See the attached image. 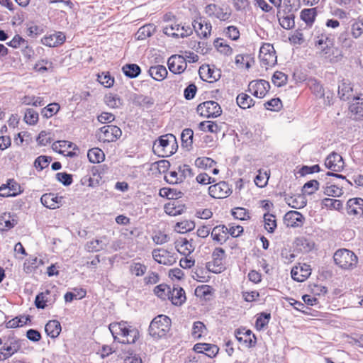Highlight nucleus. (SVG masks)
<instances>
[{"label": "nucleus", "mask_w": 363, "mask_h": 363, "mask_svg": "<svg viewBox=\"0 0 363 363\" xmlns=\"http://www.w3.org/2000/svg\"><path fill=\"white\" fill-rule=\"evenodd\" d=\"M109 330L115 340L123 344L134 343L139 336L138 330L128 325L126 322L110 324Z\"/></svg>", "instance_id": "nucleus-1"}, {"label": "nucleus", "mask_w": 363, "mask_h": 363, "mask_svg": "<svg viewBox=\"0 0 363 363\" xmlns=\"http://www.w3.org/2000/svg\"><path fill=\"white\" fill-rule=\"evenodd\" d=\"M178 148L176 137L171 133L160 136L155 141L152 146L153 152L159 157H167L176 152Z\"/></svg>", "instance_id": "nucleus-2"}, {"label": "nucleus", "mask_w": 363, "mask_h": 363, "mask_svg": "<svg viewBox=\"0 0 363 363\" xmlns=\"http://www.w3.org/2000/svg\"><path fill=\"white\" fill-rule=\"evenodd\" d=\"M171 327V319L165 315L155 317L149 326V334L154 338L166 336Z\"/></svg>", "instance_id": "nucleus-3"}, {"label": "nucleus", "mask_w": 363, "mask_h": 363, "mask_svg": "<svg viewBox=\"0 0 363 363\" xmlns=\"http://www.w3.org/2000/svg\"><path fill=\"white\" fill-rule=\"evenodd\" d=\"M333 259L335 264L343 269H352L358 262L356 255L347 249L337 250L333 255Z\"/></svg>", "instance_id": "nucleus-4"}, {"label": "nucleus", "mask_w": 363, "mask_h": 363, "mask_svg": "<svg viewBox=\"0 0 363 363\" xmlns=\"http://www.w3.org/2000/svg\"><path fill=\"white\" fill-rule=\"evenodd\" d=\"M297 1L298 0H284L286 8L277 13L279 24L284 29L289 30L295 26V16L291 13V6Z\"/></svg>", "instance_id": "nucleus-5"}, {"label": "nucleus", "mask_w": 363, "mask_h": 363, "mask_svg": "<svg viewBox=\"0 0 363 363\" xmlns=\"http://www.w3.org/2000/svg\"><path fill=\"white\" fill-rule=\"evenodd\" d=\"M333 39L325 33H321L315 38V47L320 51V55L325 59H329L333 54Z\"/></svg>", "instance_id": "nucleus-6"}, {"label": "nucleus", "mask_w": 363, "mask_h": 363, "mask_svg": "<svg viewBox=\"0 0 363 363\" xmlns=\"http://www.w3.org/2000/svg\"><path fill=\"white\" fill-rule=\"evenodd\" d=\"M196 111L201 116L206 118H216L222 113L220 105L214 101H206L199 104Z\"/></svg>", "instance_id": "nucleus-7"}, {"label": "nucleus", "mask_w": 363, "mask_h": 363, "mask_svg": "<svg viewBox=\"0 0 363 363\" xmlns=\"http://www.w3.org/2000/svg\"><path fill=\"white\" fill-rule=\"evenodd\" d=\"M259 59L264 66H273L277 63V55L273 45L264 43L259 49Z\"/></svg>", "instance_id": "nucleus-8"}, {"label": "nucleus", "mask_w": 363, "mask_h": 363, "mask_svg": "<svg viewBox=\"0 0 363 363\" xmlns=\"http://www.w3.org/2000/svg\"><path fill=\"white\" fill-rule=\"evenodd\" d=\"M163 32L169 36L184 38L191 33V29L189 26H180L177 23H168L163 27Z\"/></svg>", "instance_id": "nucleus-9"}, {"label": "nucleus", "mask_w": 363, "mask_h": 363, "mask_svg": "<svg viewBox=\"0 0 363 363\" xmlns=\"http://www.w3.org/2000/svg\"><path fill=\"white\" fill-rule=\"evenodd\" d=\"M270 88L269 83L264 79L253 80L248 85V91L257 98H263Z\"/></svg>", "instance_id": "nucleus-10"}, {"label": "nucleus", "mask_w": 363, "mask_h": 363, "mask_svg": "<svg viewBox=\"0 0 363 363\" xmlns=\"http://www.w3.org/2000/svg\"><path fill=\"white\" fill-rule=\"evenodd\" d=\"M101 135L99 138L104 142H113L118 139L121 135V130L116 125H105L100 128Z\"/></svg>", "instance_id": "nucleus-11"}, {"label": "nucleus", "mask_w": 363, "mask_h": 363, "mask_svg": "<svg viewBox=\"0 0 363 363\" xmlns=\"http://www.w3.org/2000/svg\"><path fill=\"white\" fill-rule=\"evenodd\" d=\"M232 191L229 184L225 182H220L208 187V193L211 196L216 199H223L228 197Z\"/></svg>", "instance_id": "nucleus-12"}, {"label": "nucleus", "mask_w": 363, "mask_h": 363, "mask_svg": "<svg viewBox=\"0 0 363 363\" xmlns=\"http://www.w3.org/2000/svg\"><path fill=\"white\" fill-rule=\"evenodd\" d=\"M153 259L164 265H172L176 262V258L173 254L164 248L155 249L152 252Z\"/></svg>", "instance_id": "nucleus-13"}, {"label": "nucleus", "mask_w": 363, "mask_h": 363, "mask_svg": "<svg viewBox=\"0 0 363 363\" xmlns=\"http://www.w3.org/2000/svg\"><path fill=\"white\" fill-rule=\"evenodd\" d=\"M325 165L328 169L338 172L343 169L345 163L342 156L333 152L326 157Z\"/></svg>", "instance_id": "nucleus-14"}, {"label": "nucleus", "mask_w": 363, "mask_h": 363, "mask_svg": "<svg viewBox=\"0 0 363 363\" xmlns=\"http://www.w3.org/2000/svg\"><path fill=\"white\" fill-rule=\"evenodd\" d=\"M108 244V238L103 235L87 242L85 245V250L89 252H97L106 250Z\"/></svg>", "instance_id": "nucleus-15"}, {"label": "nucleus", "mask_w": 363, "mask_h": 363, "mask_svg": "<svg viewBox=\"0 0 363 363\" xmlns=\"http://www.w3.org/2000/svg\"><path fill=\"white\" fill-rule=\"evenodd\" d=\"M206 13L210 16H214L220 21L228 20L230 16L231 12L228 9L220 8L216 4H209L205 8Z\"/></svg>", "instance_id": "nucleus-16"}, {"label": "nucleus", "mask_w": 363, "mask_h": 363, "mask_svg": "<svg viewBox=\"0 0 363 363\" xmlns=\"http://www.w3.org/2000/svg\"><path fill=\"white\" fill-rule=\"evenodd\" d=\"M284 219L288 227L298 228L303 225L305 218L300 212L291 211L285 214Z\"/></svg>", "instance_id": "nucleus-17"}, {"label": "nucleus", "mask_w": 363, "mask_h": 363, "mask_svg": "<svg viewBox=\"0 0 363 363\" xmlns=\"http://www.w3.org/2000/svg\"><path fill=\"white\" fill-rule=\"evenodd\" d=\"M167 63L169 69L174 74L182 73L186 68V63L184 62V56L182 55H172Z\"/></svg>", "instance_id": "nucleus-18"}, {"label": "nucleus", "mask_w": 363, "mask_h": 363, "mask_svg": "<svg viewBox=\"0 0 363 363\" xmlns=\"http://www.w3.org/2000/svg\"><path fill=\"white\" fill-rule=\"evenodd\" d=\"M62 200L63 197L52 193L45 194L40 198L42 204L50 209L59 208L62 205Z\"/></svg>", "instance_id": "nucleus-19"}, {"label": "nucleus", "mask_w": 363, "mask_h": 363, "mask_svg": "<svg viewBox=\"0 0 363 363\" xmlns=\"http://www.w3.org/2000/svg\"><path fill=\"white\" fill-rule=\"evenodd\" d=\"M192 26L201 38H206L211 34V24L202 18L194 20Z\"/></svg>", "instance_id": "nucleus-20"}, {"label": "nucleus", "mask_w": 363, "mask_h": 363, "mask_svg": "<svg viewBox=\"0 0 363 363\" xmlns=\"http://www.w3.org/2000/svg\"><path fill=\"white\" fill-rule=\"evenodd\" d=\"M175 248L179 253L184 255H189L194 251L195 245L194 244L193 239L188 240L180 238L175 242Z\"/></svg>", "instance_id": "nucleus-21"}, {"label": "nucleus", "mask_w": 363, "mask_h": 363, "mask_svg": "<svg viewBox=\"0 0 363 363\" xmlns=\"http://www.w3.org/2000/svg\"><path fill=\"white\" fill-rule=\"evenodd\" d=\"M311 271L310 266L303 264L301 266L295 267L291 269V277L295 281L302 282L311 275Z\"/></svg>", "instance_id": "nucleus-22"}, {"label": "nucleus", "mask_w": 363, "mask_h": 363, "mask_svg": "<svg viewBox=\"0 0 363 363\" xmlns=\"http://www.w3.org/2000/svg\"><path fill=\"white\" fill-rule=\"evenodd\" d=\"M347 212L349 215L357 216L363 214V199L352 198L347 202Z\"/></svg>", "instance_id": "nucleus-23"}, {"label": "nucleus", "mask_w": 363, "mask_h": 363, "mask_svg": "<svg viewBox=\"0 0 363 363\" xmlns=\"http://www.w3.org/2000/svg\"><path fill=\"white\" fill-rule=\"evenodd\" d=\"M194 350L198 353H203L212 358L218 354L219 348L216 345L197 343L194 346Z\"/></svg>", "instance_id": "nucleus-24"}, {"label": "nucleus", "mask_w": 363, "mask_h": 363, "mask_svg": "<svg viewBox=\"0 0 363 363\" xmlns=\"http://www.w3.org/2000/svg\"><path fill=\"white\" fill-rule=\"evenodd\" d=\"M235 337L239 342L249 343V347L255 346L256 343V337L250 330L238 329L235 331Z\"/></svg>", "instance_id": "nucleus-25"}, {"label": "nucleus", "mask_w": 363, "mask_h": 363, "mask_svg": "<svg viewBox=\"0 0 363 363\" xmlns=\"http://www.w3.org/2000/svg\"><path fill=\"white\" fill-rule=\"evenodd\" d=\"M65 40V35L63 33L58 32L50 35L48 36H45L42 39V43L43 45L48 47H57L60 45H62Z\"/></svg>", "instance_id": "nucleus-26"}, {"label": "nucleus", "mask_w": 363, "mask_h": 363, "mask_svg": "<svg viewBox=\"0 0 363 363\" xmlns=\"http://www.w3.org/2000/svg\"><path fill=\"white\" fill-rule=\"evenodd\" d=\"M167 298L171 299L174 305L180 306L186 300L184 290L181 287H174L172 290L170 289V293Z\"/></svg>", "instance_id": "nucleus-27"}, {"label": "nucleus", "mask_w": 363, "mask_h": 363, "mask_svg": "<svg viewBox=\"0 0 363 363\" xmlns=\"http://www.w3.org/2000/svg\"><path fill=\"white\" fill-rule=\"evenodd\" d=\"M149 74L156 81L161 82L167 76V70L163 65L151 66L149 69Z\"/></svg>", "instance_id": "nucleus-28"}, {"label": "nucleus", "mask_w": 363, "mask_h": 363, "mask_svg": "<svg viewBox=\"0 0 363 363\" xmlns=\"http://www.w3.org/2000/svg\"><path fill=\"white\" fill-rule=\"evenodd\" d=\"M17 224V220L10 213H4L0 216V231H6Z\"/></svg>", "instance_id": "nucleus-29"}, {"label": "nucleus", "mask_w": 363, "mask_h": 363, "mask_svg": "<svg viewBox=\"0 0 363 363\" xmlns=\"http://www.w3.org/2000/svg\"><path fill=\"white\" fill-rule=\"evenodd\" d=\"M50 291L46 290L44 292L38 294L35 299V305L36 308L44 309L48 304H52L54 302L55 298L52 300L50 297Z\"/></svg>", "instance_id": "nucleus-30"}, {"label": "nucleus", "mask_w": 363, "mask_h": 363, "mask_svg": "<svg viewBox=\"0 0 363 363\" xmlns=\"http://www.w3.org/2000/svg\"><path fill=\"white\" fill-rule=\"evenodd\" d=\"M61 325L56 320H50L45 327V330L48 336L52 338L57 337L61 332Z\"/></svg>", "instance_id": "nucleus-31"}, {"label": "nucleus", "mask_w": 363, "mask_h": 363, "mask_svg": "<svg viewBox=\"0 0 363 363\" xmlns=\"http://www.w3.org/2000/svg\"><path fill=\"white\" fill-rule=\"evenodd\" d=\"M223 227L216 226L211 233L213 240L219 245H223L228 239V235H226V233H223Z\"/></svg>", "instance_id": "nucleus-32"}, {"label": "nucleus", "mask_w": 363, "mask_h": 363, "mask_svg": "<svg viewBox=\"0 0 363 363\" xmlns=\"http://www.w3.org/2000/svg\"><path fill=\"white\" fill-rule=\"evenodd\" d=\"M21 347V342L20 340L12 337L9 340V343H4L3 350L6 354H9V357L17 352Z\"/></svg>", "instance_id": "nucleus-33"}, {"label": "nucleus", "mask_w": 363, "mask_h": 363, "mask_svg": "<svg viewBox=\"0 0 363 363\" xmlns=\"http://www.w3.org/2000/svg\"><path fill=\"white\" fill-rule=\"evenodd\" d=\"M194 131L191 128L183 130L181 134L182 146L190 150L192 147Z\"/></svg>", "instance_id": "nucleus-34"}, {"label": "nucleus", "mask_w": 363, "mask_h": 363, "mask_svg": "<svg viewBox=\"0 0 363 363\" xmlns=\"http://www.w3.org/2000/svg\"><path fill=\"white\" fill-rule=\"evenodd\" d=\"M316 15L315 8L304 9L301 11L300 17L307 26H311L314 22Z\"/></svg>", "instance_id": "nucleus-35"}, {"label": "nucleus", "mask_w": 363, "mask_h": 363, "mask_svg": "<svg viewBox=\"0 0 363 363\" xmlns=\"http://www.w3.org/2000/svg\"><path fill=\"white\" fill-rule=\"evenodd\" d=\"M124 74L129 78H135L141 72L140 67L136 64H127L122 67Z\"/></svg>", "instance_id": "nucleus-36"}, {"label": "nucleus", "mask_w": 363, "mask_h": 363, "mask_svg": "<svg viewBox=\"0 0 363 363\" xmlns=\"http://www.w3.org/2000/svg\"><path fill=\"white\" fill-rule=\"evenodd\" d=\"M238 105L243 109L249 108L254 106V100L247 94L241 93L238 95L237 99Z\"/></svg>", "instance_id": "nucleus-37"}, {"label": "nucleus", "mask_w": 363, "mask_h": 363, "mask_svg": "<svg viewBox=\"0 0 363 363\" xmlns=\"http://www.w3.org/2000/svg\"><path fill=\"white\" fill-rule=\"evenodd\" d=\"M87 157L91 163H99L104 161L105 155L101 149L95 147L88 151Z\"/></svg>", "instance_id": "nucleus-38"}, {"label": "nucleus", "mask_w": 363, "mask_h": 363, "mask_svg": "<svg viewBox=\"0 0 363 363\" xmlns=\"http://www.w3.org/2000/svg\"><path fill=\"white\" fill-rule=\"evenodd\" d=\"M155 30L153 25L148 24L140 27L135 34L136 38L139 40H145L150 37Z\"/></svg>", "instance_id": "nucleus-39"}, {"label": "nucleus", "mask_w": 363, "mask_h": 363, "mask_svg": "<svg viewBox=\"0 0 363 363\" xmlns=\"http://www.w3.org/2000/svg\"><path fill=\"white\" fill-rule=\"evenodd\" d=\"M195 228V223L191 220H183L178 222L175 225V230L179 233H185L193 230Z\"/></svg>", "instance_id": "nucleus-40"}, {"label": "nucleus", "mask_w": 363, "mask_h": 363, "mask_svg": "<svg viewBox=\"0 0 363 363\" xmlns=\"http://www.w3.org/2000/svg\"><path fill=\"white\" fill-rule=\"evenodd\" d=\"M352 91V88L348 83L342 82L338 85V94L340 98L342 100L348 99L351 95Z\"/></svg>", "instance_id": "nucleus-41"}, {"label": "nucleus", "mask_w": 363, "mask_h": 363, "mask_svg": "<svg viewBox=\"0 0 363 363\" xmlns=\"http://www.w3.org/2000/svg\"><path fill=\"white\" fill-rule=\"evenodd\" d=\"M264 228L269 233H273L277 228L275 216L269 213L264 214Z\"/></svg>", "instance_id": "nucleus-42"}, {"label": "nucleus", "mask_w": 363, "mask_h": 363, "mask_svg": "<svg viewBox=\"0 0 363 363\" xmlns=\"http://www.w3.org/2000/svg\"><path fill=\"white\" fill-rule=\"evenodd\" d=\"M309 87L316 97L323 98L324 96V89L322 84L316 79H311L309 81Z\"/></svg>", "instance_id": "nucleus-43"}, {"label": "nucleus", "mask_w": 363, "mask_h": 363, "mask_svg": "<svg viewBox=\"0 0 363 363\" xmlns=\"http://www.w3.org/2000/svg\"><path fill=\"white\" fill-rule=\"evenodd\" d=\"M285 199L288 204L294 208H301L306 206V201L302 196H298L297 198L286 197Z\"/></svg>", "instance_id": "nucleus-44"}, {"label": "nucleus", "mask_w": 363, "mask_h": 363, "mask_svg": "<svg viewBox=\"0 0 363 363\" xmlns=\"http://www.w3.org/2000/svg\"><path fill=\"white\" fill-rule=\"evenodd\" d=\"M130 272L137 277L143 276L147 271V267L140 262H133L129 267Z\"/></svg>", "instance_id": "nucleus-45"}, {"label": "nucleus", "mask_w": 363, "mask_h": 363, "mask_svg": "<svg viewBox=\"0 0 363 363\" xmlns=\"http://www.w3.org/2000/svg\"><path fill=\"white\" fill-rule=\"evenodd\" d=\"M206 325L201 321L194 322L192 327L191 335L195 339L201 337L202 335L206 332Z\"/></svg>", "instance_id": "nucleus-46"}, {"label": "nucleus", "mask_w": 363, "mask_h": 363, "mask_svg": "<svg viewBox=\"0 0 363 363\" xmlns=\"http://www.w3.org/2000/svg\"><path fill=\"white\" fill-rule=\"evenodd\" d=\"M214 45L218 51L225 55H230L233 53V49L227 44L224 43L223 39L218 38L214 41Z\"/></svg>", "instance_id": "nucleus-47"}, {"label": "nucleus", "mask_w": 363, "mask_h": 363, "mask_svg": "<svg viewBox=\"0 0 363 363\" xmlns=\"http://www.w3.org/2000/svg\"><path fill=\"white\" fill-rule=\"evenodd\" d=\"M59 109L60 106L57 104H50L42 109L41 114L43 117L48 118L57 113Z\"/></svg>", "instance_id": "nucleus-48"}, {"label": "nucleus", "mask_w": 363, "mask_h": 363, "mask_svg": "<svg viewBox=\"0 0 363 363\" xmlns=\"http://www.w3.org/2000/svg\"><path fill=\"white\" fill-rule=\"evenodd\" d=\"M24 121L27 124L35 125L38 121V113L33 108H27L24 115Z\"/></svg>", "instance_id": "nucleus-49"}, {"label": "nucleus", "mask_w": 363, "mask_h": 363, "mask_svg": "<svg viewBox=\"0 0 363 363\" xmlns=\"http://www.w3.org/2000/svg\"><path fill=\"white\" fill-rule=\"evenodd\" d=\"M350 110L359 116H363V95L354 99V102L350 106Z\"/></svg>", "instance_id": "nucleus-50"}, {"label": "nucleus", "mask_w": 363, "mask_h": 363, "mask_svg": "<svg viewBox=\"0 0 363 363\" xmlns=\"http://www.w3.org/2000/svg\"><path fill=\"white\" fill-rule=\"evenodd\" d=\"M225 252L221 247H216L212 252V258L214 266H220L222 264V260L225 257Z\"/></svg>", "instance_id": "nucleus-51"}, {"label": "nucleus", "mask_w": 363, "mask_h": 363, "mask_svg": "<svg viewBox=\"0 0 363 363\" xmlns=\"http://www.w3.org/2000/svg\"><path fill=\"white\" fill-rule=\"evenodd\" d=\"M199 128L202 131L210 133H217L220 128L217 123L213 121H203L199 123Z\"/></svg>", "instance_id": "nucleus-52"}, {"label": "nucleus", "mask_w": 363, "mask_h": 363, "mask_svg": "<svg viewBox=\"0 0 363 363\" xmlns=\"http://www.w3.org/2000/svg\"><path fill=\"white\" fill-rule=\"evenodd\" d=\"M272 81L278 87L284 86L287 81V76L282 72L277 71L274 73Z\"/></svg>", "instance_id": "nucleus-53"}, {"label": "nucleus", "mask_w": 363, "mask_h": 363, "mask_svg": "<svg viewBox=\"0 0 363 363\" xmlns=\"http://www.w3.org/2000/svg\"><path fill=\"white\" fill-rule=\"evenodd\" d=\"M319 188V182L315 180H310L306 182L303 187V191L304 194L311 195L314 194Z\"/></svg>", "instance_id": "nucleus-54"}, {"label": "nucleus", "mask_w": 363, "mask_h": 363, "mask_svg": "<svg viewBox=\"0 0 363 363\" xmlns=\"http://www.w3.org/2000/svg\"><path fill=\"white\" fill-rule=\"evenodd\" d=\"M155 294L162 299H166L170 293V287L166 284H160L155 286Z\"/></svg>", "instance_id": "nucleus-55"}, {"label": "nucleus", "mask_w": 363, "mask_h": 363, "mask_svg": "<svg viewBox=\"0 0 363 363\" xmlns=\"http://www.w3.org/2000/svg\"><path fill=\"white\" fill-rule=\"evenodd\" d=\"M105 102L111 108H118L122 104L120 97L111 94L105 96Z\"/></svg>", "instance_id": "nucleus-56"}, {"label": "nucleus", "mask_w": 363, "mask_h": 363, "mask_svg": "<svg viewBox=\"0 0 363 363\" xmlns=\"http://www.w3.org/2000/svg\"><path fill=\"white\" fill-rule=\"evenodd\" d=\"M97 80L100 84L108 88L112 86L114 82V79L112 78L108 72H103L101 74H98Z\"/></svg>", "instance_id": "nucleus-57"}, {"label": "nucleus", "mask_w": 363, "mask_h": 363, "mask_svg": "<svg viewBox=\"0 0 363 363\" xmlns=\"http://www.w3.org/2000/svg\"><path fill=\"white\" fill-rule=\"evenodd\" d=\"M323 205L325 207L335 210H340L342 208V203L337 199L325 198L322 201Z\"/></svg>", "instance_id": "nucleus-58"}, {"label": "nucleus", "mask_w": 363, "mask_h": 363, "mask_svg": "<svg viewBox=\"0 0 363 363\" xmlns=\"http://www.w3.org/2000/svg\"><path fill=\"white\" fill-rule=\"evenodd\" d=\"M270 313H262L256 320V327L258 330L263 329L269 322Z\"/></svg>", "instance_id": "nucleus-59"}, {"label": "nucleus", "mask_w": 363, "mask_h": 363, "mask_svg": "<svg viewBox=\"0 0 363 363\" xmlns=\"http://www.w3.org/2000/svg\"><path fill=\"white\" fill-rule=\"evenodd\" d=\"M216 162L210 157H199L195 161V164L200 168L212 167L216 164Z\"/></svg>", "instance_id": "nucleus-60"}, {"label": "nucleus", "mask_w": 363, "mask_h": 363, "mask_svg": "<svg viewBox=\"0 0 363 363\" xmlns=\"http://www.w3.org/2000/svg\"><path fill=\"white\" fill-rule=\"evenodd\" d=\"M52 158L50 157L41 155L35 159L34 166L36 168H39L40 170H42L48 166Z\"/></svg>", "instance_id": "nucleus-61"}, {"label": "nucleus", "mask_w": 363, "mask_h": 363, "mask_svg": "<svg viewBox=\"0 0 363 363\" xmlns=\"http://www.w3.org/2000/svg\"><path fill=\"white\" fill-rule=\"evenodd\" d=\"M232 215L237 219L247 220L250 218L249 212L244 208L237 207L233 209Z\"/></svg>", "instance_id": "nucleus-62"}, {"label": "nucleus", "mask_w": 363, "mask_h": 363, "mask_svg": "<svg viewBox=\"0 0 363 363\" xmlns=\"http://www.w3.org/2000/svg\"><path fill=\"white\" fill-rule=\"evenodd\" d=\"M267 109L278 111L282 106L281 101L279 98L272 99L264 104Z\"/></svg>", "instance_id": "nucleus-63"}, {"label": "nucleus", "mask_w": 363, "mask_h": 363, "mask_svg": "<svg viewBox=\"0 0 363 363\" xmlns=\"http://www.w3.org/2000/svg\"><path fill=\"white\" fill-rule=\"evenodd\" d=\"M351 33L354 38H358L363 34V21H356L352 25Z\"/></svg>", "instance_id": "nucleus-64"}]
</instances>
